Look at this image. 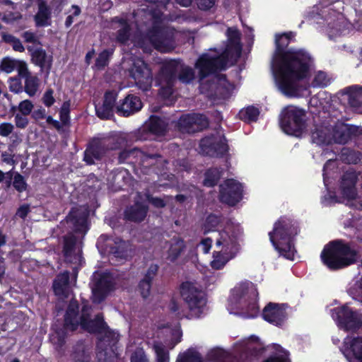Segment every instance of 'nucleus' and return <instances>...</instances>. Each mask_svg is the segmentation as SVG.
Here are the masks:
<instances>
[{
	"mask_svg": "<svg viewBox=\"0 0 362 362\" xmlns=\"http://www.w3.org/2000/svg\"><path fill=\"white\" fill-rule=\"evenodd\" d=\"M293 37L292 32L276 35L272 67L281 92L287 96L298 97L306 90L300 81L309 75L313 60L303 49H287Z\"/></svg>",
	"mask_w": 362,
	"mask_h": 362,
	"instance_id": "nucleus-1",
	"label": "nucleus"
},
{
	"mask_svg": "<svg viewBox=\"0 0 362 362\" xmlns=\"http://www.w3.org/2000/svg\"><path fill=\"white\" fill-rule=\"evenodd\" d=\"M230 60V59L223 52L215 57H211L209 54H202L196 62V67L199 69V81L211 74L226 70ZM226 84H229L226 75L221 74L218 75L216 82L214 81L200 82V93L210 98H225L229 93Z\"/></svg>",
	"mask_w": 362,
	"mask_h": 362,
	"instance_id": "nucleus-2",
	"label": "nucleus"
},
{
	"mask_svg": "<svg viewBox=\"0 0 362 362\" xmlns=\"http://www.w3.org/2000/svg\"><path fill=\"white\" fill-rule=\"evenodd\" d=\"M88 213L84 208L73 209L61 224L67 228L69 231L64 236V255L66 262L75 265H81L83 260L82 239L88 230Z\"/></svg>",
	"mask_w": 362,
	"mask_h": 362,
	"instance_id": "nucleus-3",
	"label": "nucleus"
},
{
	"mask_svg": "<svg viewBox=\"0 0 362 362\" xmlns=\"http://www.w3.org/2000/svg\"><path fill=\"white\" fill-rule=\"evenodd\" d=\"M78 303L76 300L70 301L64 317L63 328L57 329L52 337L53 343L59 346L64 344L67 332L76 330L78 325H81L83 329L93 333L100 334L105 329L107 325L104 322L102 315L98 314L94 320H90V308L84 304L81 316L78 315Z\"/></svg>",
	"mask_w": 362,
	"mask_h": 362,
	"instance_id": "nucleus-4",
	"label": "nucleus"
},
{
	"mask_svg": "<svg viewBox=\"0 0 362 362\" xmlns=\"http://www.w3.org/2000/svg\"><path fill=\"white\" fill-rule=\"evenodd\" d=\"M163 12L159 9L142 8L134 12L138 29L146 33V37L155 48L166 52L173 47V36L162 26Z\"/></svg>",
	"mask_w": 362,
	"mask_h": 362,
	"instance_id": "nucleus-5",
	"label": "nucleus"
},
{
	"mask_svg": "<svg viewBox=\"0 0 362 362\" xmlns=\"http://www.w3.org/2000/svg\"><path fill=\"white\" fill-rule=\"evenodd\" d=\"M300 233L298 221L286 216H281L269 233V240L275 250L287 259L293 260L295 237Z\"/></svg>",
	"mask_w": 362,
	"mask_h": 362,
	"instance_id": "nucleus-6",
	"label": "nucleus"
},
{
	"mask_svg": "<svg viewBox=\"0 0 362 362\" xmlns=\"http://www.w3.org/2000/svg\"><path fill=\"white\" fill-rule=\"evenodd\" d=\"M358 251L351 242L335 239L327 243L321 253L320 259L329 271L345 269L357 262Z\"/></svg>",
	"mask_w": 362,
	"mask_h": 362,
	"instance_id": "nucleus-7",
	"label": "nucleus"
},
{
	"mask_svg": "<svg viewBox=\"0 0 362 362\" xmlns=\"http://www.w3.org/2000/svg\"><path fill=\"white\" fill-rule=\"evenodd\" d=\"M258 296L257 288L253 284H243L233 290L229 304L247 305L241 315L247 319L255 318L259 313Z\"/></svg>",
	"mask_w": 362,
	"mask_h": 362,
	"instance_id": "nucleus-8",
	"label": "nucleus"
},
{
	"mask_svg": "<svg viewBox=\"0 0 362 362\" xmlns=\"http://www.w3.org/2000/svg\"><path fill=\"white\" fill-rule=\"evenodd\" d=\"M182 318L188 320L199 318L206 304L205 293L189 281H182Z\"/></svg>",
	"mask_w": 362,
	"mask_h": 362,
	"instance_id": "nucleus-9",
	"label": "nucleus"
},
{
	"mask_svg": "<svg viewBox=\"0 0 362 362\" xmlns=\"http://www.w3.org/2000/svg\"><path fill=\"white\" fill-rule=\"evenodd\" d=\"M179 62L170 61L163 64L157 76V83L160 86L159 95L166 105H172L177 100L175 84L177 82V72Z\"/></svg>",
	"mask_w": 362,
	"mask_h": 362,
	"instance_id": "nucleus-10",
	"label": "nucleus"
},
{
	"mask_svg": "<svg viewBox=\"0 0 362 362\" xmlns=\"http://www.w3.org/2000/svg\"><path fill=\"white\" fill-rule=\"evenodd\" d=\"M307 114L305 110L296 106H287L281 111L279 124L288 135L299 137L307 127Z\"/></svg>",
	"mask_w": 362,
	"mask_h": 362,
	"instance_id": "nucleus-11",
	"label": "nucleus"
},
{
	"mask_svg": "<svg viewBox=\"0 0 362 362\" xmlns=\"http://www.w3.org/2000/svg\"><path fill=\"white\" fill-rule=\"evenodd\" d=\"M96 245L101 253L112 255V259H127L132 254L128 242L119 238L113 239L105 234L98 238Z\"/></svg>",
	"mask_w": 362,
	"mask_h": 362,
	"instance_id": "nucleus-12",
	"label": "nucleus"
},
{
	"mask_svg": "<svg viewBox=\"0 0 362 362\" xmlns=\"http://www.w3.org/2000/svg\"><path fill=\"white\" fill-rule=\"evenodd\" d=\"M331 315L337 326L346 331H356L362 325L358 313L344 304L331 310Z\"/></svg>",
	"mask_w": 362,
	"mask_h": 362,
	"instance_id": "nucleus-13",
	"label": "nucleus"
},
{
	"mask_svg": "<svg viewBox=\"0 0 362 362\" xmlns=\"http://www.w3.org/2000/svg\"><path fill=\"white\" fill-rule=\"evenodd\" d=\"M201 153L211 158H223L229 151L228 140L225 135H222L219 141L216 140L214 134L203 137L199 141Z\"/></svg>",
	"mask_w": 362,
	"mask_h": 362,
	"instance_id": "nucleus-14",
	"label": "nucleus"
},
{
	"mask_svg": "<svg viewBox=\"0 0 362 362\" xmlns=\"http://www.w3.org/2000/svg\"><path fill=\"white\" fill-rule=\"evenodd\" d=\"M243 187L234 179H228L220 185L219 199L230 206H235L243 197Z\"/></svg>",
	"mask_w": 362,
	"mask_h": 362,
	"instance_id": "nucleus-15",
	"label": "nucleus"
},
{
	"mask_svg": "<svg viewBox=\"0 0 362 362\" xmlns=\"http://www.w3.org/2000/svg\"><path fill=\"white\" fill-rule=\"evenodd\" d=\"M128 73L140 89L147 90L151 88L153 80L152 74L143 60H134L128 69Z\"/></svg>",
	"mask_w": 362,
	"mask_h": 362,
	"instance_id": "nucleus-16",
	"label": "nucleus"
},
{
	"mask_svg": "<svg viewBox=\"0 0 362 362\" xmlns=\"http://www.w3.org/2000/svg\"><path fill=\"white\" fill-rule=\"evenodd\" d=\"M112 287V278L110 275L107 274L95 275L91 284L93 301L95 303L102 302Z\"/></svg>",
	"mask_w": 362,
	"mask_h": 362,
	"instance_id": "nucleus-17",
	"label": "nucleus"
},
{
	"mask_svg": "<svg viewBox=\"0 0 362 362\" xmlns=\"http://www.w3.org/2000/svg\"><path fill=\"white\" fill-rule=\"evenodd\" d=\"M226 36L227 43L222 52L228 56L230 61L236 62L241 55L243 49L240 42L241 33L237 28L229 27L226 30Z\"/></svg>",
	"mask_w": 362,
	"mask_h": 362,
	"instance_id": "nucleus-18",
	"label": "nucleus"
},
{
	"mask_svg": "<svg viewBox=\"0 0 362 362\" xmlns=\"http://www.w3.org/2000/svg\"><path fill=\"white\" fill-rule=\"evenodd\" d=\"M219 238L216 240L217 247H221L223 252L236 255L238 248V233L233 228H226L219 232Z\"/></svg>",
	"mask_w": 362,
	"mask_h": 362,
	"instance_id": "nucleus-19",
	"label": "nucleus"
},
{
	"mask_svg": "<svg viewBox=\"0 0 362 362\" xmlns=\"http://www.w3.org/2000/svg\"><path fill=\"white\" fill-rule=\"evenodd\" d=\"M209 125L208 118L203 114L189 113L182 115V134H194L207 129Z\"/></svg>",
	"mask_w": 362,
	"mask_h": 362,
	"instance_id": "nucleus-20",
	"label": "nucleus"
},
{
	"mask_svg": "<svg viewBox=\"0 0 362 362\" xmlns=\"http://www.w3.org/2000/svg\"><path fill=\"white\" fill-rule=\"evenodd\" d=\"M284 303L269 302L264 308L262 313V318L267 322L280 327L286 318V312Z\"/></svg>",
	"mask_w": 362,
	"mask_h": 362,
	"instance_id": "nucleus-21",
	"label": "nucleus"
},
{
	"mask_svg": "<svg viewBox=\"0 0 362 362\" xmlns=\"http://www.w3.org/2000/svg\"><path fill=\"white\" fill-rule=\"evenodd\" d=\"M341 351L349 362H362V337H346Z\"/></svg>",
	"mask_w": 362,
	"mask_h": 362,
	"instance_id": "nucleus-22",
	"label": "nucleus"
},
{
	"mask_svg": "<svg viewBox=\"0 0 362 362\" xmlns=\"http://www.w3.org/2000/svg\"><path fill=\"white\" fill-rule=\"evenodd\" d=\"M359 134L357 126L339 123L334 125L332 130V141L336 144H345Z\"/></svg>",
	"mask_w": 362,
	"mask_h": 362,
	"instance_id": "nucleus-23",
	"label": "nucleus"
},
{
	"mask_svg": "<svg viewBox=\"0 0 362 362\" xmlns=\"http://www.w3.org/2000/svg\"><path fill=\"white\" fill-rule=\"evenodd\" d=\"M358 180V174L353 169L345 171L341 176L340 185L341 194L349 200H354L357 197L356 185Z\"/></svg>",
	"mask_w": 362,
	"mask_h": 362,
	"instance_id": "nucleus-24",
	"label": "nucleus"
},
{
	"mask_svg": "<svg viewBox=\"0 0 362 362\" xmlns=\"http://www.w3.org/2000/svg\"><path fill=\"white\" fill-rule=\"evenodd\" d=\"M107 147L102 139H94L84 151L83 160L92 165L95 160H100L108 152Z\"/></svg>",
	"mask_w": 362,
	"mask_h": 362,
	"instance_id": "nucleus-25",
	"label": "nucleus"
},
{
	"mask_svg": "<svg viewBox=\"0 0 362 362\" xmlns=\"http://www.w3.org/2000/svg\"><path fill=\"white\" fill-rule=\"evenodd\" d=\"M142 107V103L138 96L129 94L127 95L122 102L115 107V111L117 115L122 117H129Z\"/></svg>",
	"mask_w": 362,
	"mask_h": 362,
	"instance_id": "nucleus-26",
	"label": "nucleus"
},
{
	"mask_svg": "<svg viewBox=\"0 0 362 362\" xmlns=\"http://www.w3.org/2000/svg\"><path fill=\"white\" fill-rule=\"evenodd\" d=\"M117 93L116 91H107L104 95V100L102 105H95L97 116L102 119H108L113 117L114 109Z\"/></svg>",
	"mask_w": 362,
	"mask_h": 362,
	"instance_id": "nucleus-27",
	"label": "nucleus"
},
{
	"mask_svg": "<svg viewBox=\"0 0 362 362\" xmlns=\"http://www.w3.org/2000/svg\"><path fill=\"white\" fill-rule=\"evenodd\" d=\"M54 293L62 298H68L70 294L69 272H64L58 274L54 282Z\"/></svg>",
	"mask_w": 362,
	"mask_h": 362,
	"instance_id": "nucleus-28",
	"label": "nucleus"
},
{
	"mask_svg": "<svg viewBox=\"0 0 362 362\" xmlns=\"http://www.w3.org/2000/svg\"><path fill=\"white\" fill-rule=\"evenodd\" d=\"M38 10L34 16L37 27H46L51 25V8L45 0H37Z\"/></svg>",
	"mask_w": 362,
	"mask_h": 362,
	"instance_id": "nucleus-29",
	"label": "nucleus"
},
{
	"mask_svg": "<svg viewBox=\"0 0 362 362\" xmlns=\"http://www.w3.org/2000/svg\"><path fill=\"white\" fill-rule=\"evenodd\" d=\"M28 50L31 52V60L35 65L40 66L42 70L50 69L52 66V57L48 56L45 49L42 48H33L28 47Z\"/></svg>",
	"mask_w": 362,
	"mask_h": 362,
	"instance_id": "nucleus-30",
	"label": "nucleus"
},
{
	"mask_svg": "<svg viewBox=\"0 0 362 362\" xmlns=\"http://www.w3.org/2000/svg\"><path fill=\"white\" fill-rule=\"evenodd\" d=\"M157 157H159L158 154H145L139 148H133L121 151L118 156V160L119 163H123L131 159L139 158L142 162H144L148 158H156Z\"/></svg>",
	"mask_w": 362,
	"mask_h": 362,
	"instance_id": "nucleus-31",
	"label": "nucleus"
},
{
	"mask_svg": "<svg viewBox=\"0 0 362 362\" xmlns=\"http://www.w3.org/2000/svg\"><path fill=\"white\" fill-rule=\"evenodd\" d=\"M147 211V206L140 202H136L125 210L124 216L129 221L141 222L145 218Z\"/></svg>",
	"mask_w": 362,
	"mask_h": 362,
	"instance_id": "nucleus-32",
	"label": "nucleus"
},
{
	"mask_svg": "<svg viewBox=\"0 0 362 362\" xmlns=\"http://www.w3.org/2000/svg\"><path fill=\"white\" fill-rule=\"evenodd\" d=\"M166 123L157 116H151L148 122L145 124L142 132H148L152 134L161 136L166 132Z\"/></svg>",
	"mask_w": 362,
	"mask_h": 362,
	"instance_id": "nucleus-33",
	"label": "nucleus"
},
{
	"mask_svg": "<svg viewBox=\"0 0 362 362\" xmlns=\"http://www.w3.org/2000/svg\"><path fill=\"white\" fill-rule=\"evenodd\" d=\"M158 269V265L151 264L148 269L144 279L139 283V288L144 298H147L150 294L151 281L156 276Z\"/></svg>",
	"mask_w": 362,
	"mask_h": 362,
	"instance_id": "nucleus-34",
	"label": "nucleus"
},
{
	"mask_svg": "<svg viewBox=\"0 0 362 362\" xmlns=\"http://www.w3.org/2000/svg\"><path fill=\"white\" fill-rule=\"evenodd\" d=\"M350 107L358 110L362 106V86H354L346 88Z\"/></svg>",
	"mask_w": 362,
	"mask_h": 362,
	"instance_id": "nucleus-35",
	"label": "nucleus"
},
{
	"mask_svg": "<svg viewBox=\"0 0 362 362\" xmlns=\"http://www.w3.org/2000/svg\"><path fill=\"white\" fill-rule=\"evenodd\" d=\"M100 334H102V337L98 343L97 348L111 347L117 349L116 345L119 340V334L109 329L107 326Z\"/></svg>",
	"mask_w": 362,
	"mask_h": 362,
	"instance_id": "nucleus-36",
	"label": "nucleus"
},
{
	"mask_svg": "<svg viewBox=\"0 0 362 362\" xmlns=\"http://www.w3.org/2000/svg\"><path fill=\"white\" fill-rule=\"evenodd\" d=\"M223 174V168L221 167H213L207 169L204 173L203 184L208 187L216 186Z\"/></svg>",
	"mask_w": 362,
	"mask_h": 362,
	"instance_id": "nucleus-37",
	"label": "nucleus"
},
{
	"mask_svg": "<svg viewBox=\"0 0 362 362\" xmlns=\"http://www.w3.org/2000/svg\"><path fill=\"white\" fill-rule=\"evenodd\" d=\"M312 141L318 146H327L332 143V136L325 128H316L311 134Z\"/></svg>",
	"mask_w": 362,
	"mask_h": 362,
	"instance_id": "nucleus-38",
	"label": "nucleus"
},
{
	"mask_svg": "<svg viewBox=\"0 0 362 362\" xmlns=\"http://www.w3.org/2000/svg\"><path fill=\"white\" fill-rule=\"evenodd\" d=\"M103 139L104 140L109 151L121 148L126 146L128 142L127 135L123 133L115 134Z\"/></svg>",
	"mask_w": 362,
	"mask_h": 362,
	"instance_id": "nucleus-39",
	"label": "nucleus"
},
{
	"mask_svg": "<svg viewBox=\"0 0 362 362\" xmlns=\"http://www.w3.org/2000/svg\"><path fill=\"white\" fill-rule=\"evenodd\" d=\"M235 256V255L233 254L223 252L221 250L218 252H214L213 254L214 259L211 262V267L216 270L221 269Z\"/></svg>",
	"mask_w": 362,
	"mask_h": 362,
	"instance_id": "nucleus-40",
	"label": "nucleus"
},
{
	"mask_svg": "<svg viewBox=\"0 0 362 362\" xmlns=\"http://www.w3.org/2000/svg\"><path fill=\"white\" fill-rule=\"evenodd\" d=\"M116 349L111 347L98 348L96 357L98 362H117Z\"/></svg>",
	"mask_w": 362,
	"mask_h": 362,
	"instance_id": "nucleus-41",
	"label": "nucleus"
},
{
	"mask_svg": "<svg viewBox=\"0 0 362 362\" xmlns=\"http://www.w3.org/2000/svg\"><path fill=\"white\" fill-rule=\"evenodd\" d=\"M117 22L119 25L116 34V40L121 44H126L131 35L130 25L123 19H118Z\"/></svg>",
	"mask_w": 362,
	"mask_h": 362,
	"instance_id": "nucleus-42",
	"label": "nucleus"
},
{
	"mask_svg": "<svg viewBox=\"0 0 362 362\" xmlns=\"http://www.w3.org/2000/svg\"><path fill=\"white\" fill-rule=\"evenodd\" d=\"M71 359L73 362L90 361V354L83 344L80 343L74 346V351L71 354Z\"/></svg>",
	"mask_w": 362,
	"mask_h": 362,
	"instance_id": "nucleus-43",
	"label": "nucleus"
},
{
	"mask_svg": "<svg viewBox=\"0 0 362 362\" xmlns=\"http://www.w3.org/2000/svg\"><path fill=\"white\" fill-rule=\"evenodd\" d=\"M222 214L217 215L213 213L209 214L206 216L203 225V228H204V234L211 231H215L220 223H222Z\"/></svg>",
	"mask_w": 362,
	"mask_h": 362,
	"instance_id": "nucleus-44",
	"label": "nucleus"
},
{
	"mask_svg": "<svg viewBox=\"0 0 362 362\" xmlns=\"http://www.w3.org/2000/svg\"><path fill=\"white\" fill-rule=\"evenodd\" d=\"M259 115V109L253 105L248 106L245 109L241 110L239 112L240 119L247 122H256L258 119Z\"/></svg>",
	"mask_w": 362,
	"mask_h": 362,
	"instance_id": "nucleus-45",
	"label": "nucleus"
},
{
	"mask_svg": "<svg viewBox=\"0 0 362 362\" xmlns=\"http://www.w3.org/2000/svg\"><path fill=\"white\" fill-rule=\"evenodd\" d=\"M361 155L359 151L344 147L341 151L340 158L344 163L356 164L360 161Z\"/></svg>",
	"mask_w": 362,
	"mask_h": 362,
	"instance_id": "nucleus-46",
	"label": "nucleus"
},
{
	"mask_svg": "<svg viewBox=\"0 0 362 362\" xmlns=\"http://www.w3.org/2000/svg\"><path fill=\"white\" fill-rule=\"evenodd\" d=\"M153 349L156 355V362H169L168 353L160 341H154Z\"/></svg>",
	"mask_w": 362,
	"mask_h": 362,
	"instance_id": "nucleus-47",
	"label": "nucleus"
},
{
	"mask_svg": "<svg viewBox=\"0 0 362 362\" xmlns=\"http://www.w3.org/2000/svg\"><path fill=\"white\" fill-rule=\"evenodd\" d=\"M25 91L30 95L33 96L35 95L38 86V78L37 76H33L32 74L25 78Z\"/></svg>",
	"mask_w": 362,
	"mask_h": 362,
	"instance_id": "nucleus-48",
	"label": "nucleus"
},
{
	"mask_svg": "<svg viewBox=\"0 0 362 362\" xmlns=\"http://www.w3.org/2000/svg\"><path fill=\"white\" fill-rule=\"evenodd\" d=\"M330 83V80L324 71H318L314 76L311 86L313 88H325Z\"/></svg>",
	"mask_w": 362,
	"mask_h": 362,
	"instance_id": "nucleus-49",
	"label": "nucleus"
},
{
	"mask_svg": "<svg viewBox=\"0 0 362 362\" xmlns=\"http://www.w3.org/2000/svg\"><path fill=\"white\" fill-rule=\"evenodd\" d=\"M2 40L6 43L11 45L13 50L19 52H24L25 48L22 45L21 40L15 36L8 33H3Z\"/></svg>",
	"mask_w": 362,
	"mask_h": 362,
	"instance_id": "nucleus-50",
	"label": "nucleus"
},
{
	"mask_svg": "<svg viewBox=\"0 0 362 362\" xmlns=\"http://www.w3.org/2000/svg\"><path fill=\"white\" fill-rule=\"evenodd\" d=\"M12 186L17 192L21 193L27 189L28 185L22 175L18 172H13Z\"/></svg>",
	"mask_w": 362,
	"mask_h": 362,
	"instance_id": "nucleus-51",
	"label": "nucleus"
},
{
	"mask_svg": "<svg viewBox=\"0 0 362 362\" xmlns=\"http://www.w3.org/2000/svg\"><path fill=\"white\" fill-rule=\"evenodd\" d=\"M18 61L8 57H4L1 62L0 69L7 74L11 73L18 66Z\"/></svg>",
	"mask_w": 362,
	"mask_h": 362,
	"instance_id": "nucleus-52",
	"label": "nucleus"
},
{
	"mask_svg": "<svg viewBox=\"0 0 362 362\" xmlns=\"http://www.w3.org/2000/svg\"><path fill=\"white\" fill-rule=\"evenodd\" d=\"M264 351L263 347H248L241 354L240 357L245 358L246 361H250L252 358H256L262 354Z\"/></svg>",
	"mask_w": 362,
	"mask_h": 362,
	"instance_id": "nucleus-53",
	"label": "nucleus"
},
{
	"mask_svg": "<svg viewBox=\"0 0 362 362\" xmlns=\"http://www.w3.org/2000/svg\"><path fill=\"white\" fill-rule=\"evenodd\" d=\"M182 362H202V358L198 351L188 349L182 353Z\"/></svg>",
	"mask_w": 362,
	"mask_h": 362,
	"instance_id": "nucleus-54",
	"label": "nucleus"
},
{
	"mask_svg": "<svg viewBox=\"0 0 362 362\" xmlns=\"http://www.w3.org/2000/svg\"><path fill=\"white\" fill-rule=\"evenodd\" d=\"M33 109V105L29 100L21 101L18 106L20 113L24 115H29L32 112Z\"/></svg>",
	"mask_w": 362,
	"mask_h": 362,
	"instance_id": "nucleus-55",
	"label": "nucleus"
},
{
	"mask_svg": "<svg viewBox=\"0 0 362 362\" xmlns=\"http://www.w3.org/2000/svg\"><path fill=\"white\" fill-rule=\"evenodd\" d=\"M180 252L181 245L178 243H177L176 244L172 245L169 249L168 259L170 262H173L177 259Z\"/></svg>",
	"mask_w": 362,
	"mask_h": 362,
	"instance_id": "nucleus-56",
	"label": "nucleus"
},
{
	"mask_svg": "<svg viewBox=\"0 0 362 362\" xmlns=\"http://www.w3.org/2000/svg\"><path fill=\"white\" fill-rule=\"evenodd\" d=\"M28 115H24L21 113H17L15 115L14 120H15V124L18 128L20 129H25L28 123V119L26 117Z\"/></svg>",
	"mask_w": 362,
	"mask_h": 362,
	"instance_id": "nucleus-57",
	"label": "nucleus"
},
{
	"mask_svg": "<svg viewBox=\"0 0 362 362\" xmlns=\"http://www.w3.org/2000/svg\"><path fill=\"white\" fill-rule=\"evenodd\" d=\"M131 362H148L142 349H136L131 356Z\"/></svg>",
	"mask_w": 362,
	"mask_h": 362,
	"instance_id": "nucleus-58",
	"label": "nucleus"
},
{
	"mask_svg": "<svg viewBox=\"0 0 362 362\" xmlns=\"http://www.w3.org/2000/svg\"><path fill=\"white\" fill-rule=\"evenodd\" d=\"M110 54L111 52L107 49L103 51L96 59L95 65L100 68L104 67L107 64Z\"/></svg>",
	"mask_w": 362,
	"mask_h": 362,
	"instance_id": "nucleus-59",
	"label": "nucleus"
},
{
	"mask_svg": "<svg viewBox=\"0 0 362 362\" xmlns=\"http://www.w3.org/2000/svg\"><path fill=\"white\" fill-rule=\"evenodd\" d=\"M16 69L18 71V76L22 78H25L31 75L28 69L27 64L24 61L19 60Z\"/></svg>",
	"mask_w": 362,
	"mask_h": 362,
	"instance_id": "nucleus-60",
	"label": "nucleus"
},
{
	"mask_svg": "<svg viewBox=\"0 0 362 362\" xmlns=\"http://www.w3.org/2000/svg\"><path fill=\"white\" fill-rule=\"evenodd\" d=\"M9 90L11 92L18 93L22 91L23 86L20 79L17 77L11 78L9 80Z\"/></svg>",
	"mask_w": 362,
	"mask_h": 362,
	"instance_id": "nucleus-61",
	"label": "nucleus"
},
{
	"mask_svg": "<svg viewBox=\"0 0 362 362\" xmlns=\"http://www.w3.org/2000/svg\"><path fill=\"white\" fill-rule=\"evenodd\" d=\"M216 0H195L198 8L202 11H209L214 6Z\"/></svg>",
	"mask_w": 362,
	"mask_h": 362,
	"instance_id": "nucleus-62",
	"label": "nucleus"
},
{
	"mask_svg": "<svg viewBox=\"0 0 362 362\" xmlns=\"http://www.w3.org/2000/svg\"><path fill=\"white\" fill-rule=\"evenodd\" d=\"M21 18L22 15L19 12H8L1 18V20L6 23H12Z\"/></svg>",
	"mask_w": 362,
	"mask_h": 362,
	"instance_id": "nucleus-63",
	"label": "nucleus"
},
{
	"mask_svg": "<svg viewBox=\"0 0 362 362\" xmlns=\"http://www.w3.org/2000/svg\"><path fill=\"white\" fill-rule=\"evenodd\" d=\"M70 103L66 101L64 102L60 110V118L64 124H66L69 120Z\"/></svg>",
	"mask_w": 362,
	"mask_h": 362,
	"instance_id": "nucleus-64",
	"label": "nucleus"
}]
</instances>
